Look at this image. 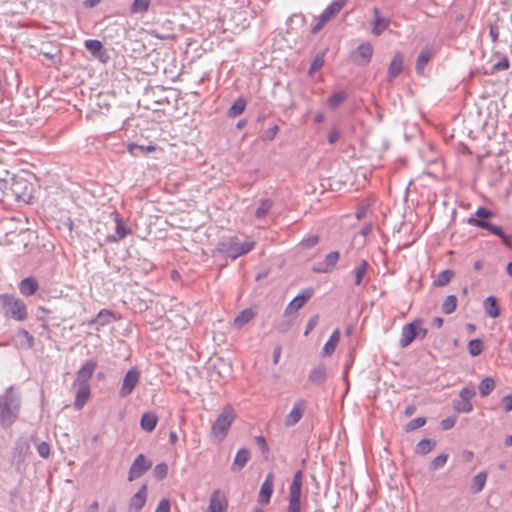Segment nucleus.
<instances>
[{
	"label": "nucleus",
	"mask_w": 512,
	"mask_h": 512,
	"mask_svg": "<svg viewBox=\"0 0 512 512\" xmlns=\"http://www.w3.org/2000/svg\"><path fill=\"white\" fill-rule=\"evenodd\" d=\"M140 379V372L137 368L133 367L127 371L124 376L121 388L119 390L120 397L124 398L129 396Z\"/></svg>",
	"instance_id": "nucleus-8"
},
{
	"label": "nucleus",
	"mask_w": 512,
	"mask_h": 512,
	"mask_svg": "<svg viewBox=\"0 0 512 512\" xmlns=\"http://www.w3.org/2000/svg\"><path fill=\"white\" fill-rule=\"evenodd\" d=\"M341 137L340 132L337 129H333L328 134V142L330 144L336 143Z\"/></svg>",
	"instance_id": "nucleus-61"
},
{
	"label": "nucleus",
	"mask_w": 512,
	"mask_h": 512,
	"mask_svg": "<svg viewBox=\"0 0 512 512\" xmlns=\"http://www.w3.org/2000/svg\"><path fill=\"white\" fill-rule=\"evenodd\" d=\"M39 288L38 281L34 277H26L19 283L20 293L24 296H32Z\"/></svg>",
	"instance_id": "nucleus-23"
},
{
	"label": "nucleus",
	"mask_w": 512,
	"mask_h": 512,
	"mask_svg": "<svg viewBox=\"0 0 512 512\" xmlns=\"http://www.w3.org/2000/svg\"><path fill=\"white\" fill-rule=\"evenodd\" d=\"M147 485L143 484L139 490L132 496L130 500V508L135 512H139L146 503L147 500Z\"/></svg>",
	"instance_id": "nucleus-18"
},
{
	"label": "nucleus",
	"mask_w": 512,
	"mask_h": 512,
	"mask_svg": "<svg viewBox=\"0 0 512 512\" xmlns=\"http://www.w3.org/2000/svg\"><path fill=\"white\" fill-rule=\"evenodd\" d=\"M158 422L157 416L152 412H146L141 416L140 426L146 432H152Z\"/></svg>",
	"instance_id": "nucleus-29"
},
{
	"label": "nucleus",
	"mask_w": 512,
	"mask_h": 512,
	"mask_svg": "<svg viewBox=\"0 0 512 512\" xmlns=\"http://www.w3.org/2000/svg\"><path fill=\"white\" fill-rule=\"evenodd\" d=\"M170 501L167 498H163L159 501L155 512H170Z\"/></svg>",
	"instance_id": "nucleus-54"
},
{
	"label": "nucleus",
	"mask_w": 512,
	"mask_h": 512,
	"mask_svg": "<svg viewBox=\"0 0 512 512\" xmlns=\"http://www.w3.org/2000/svg\"><path fill=\"white\" fill-rule=\"evenodd\" d=\"M115 234L107 237V240L111 243H117L124 239L126 236L131 234V229L128 227L126 222L118 215L115 214Z\"/></svg>",
	"instance_id": "nucleus-12"
},
{
	"label": "nucleus",
	"mask_w": 512,
	"mask_h": 512,
	"mask_svg": "<svg viewBox=\"0 0 512 512\" xmlns=\"http://www.w3.org/2000/svg\"><path fill=\"white\" fill-rule=\"evenodd\" d=\"M356 55L358 58L355 59V61L359 65H367L373 55V48L372 45L368 42L362 43L357 47Z\"/></svg>",
	"instance_id": "nucleus-20"
},
{
	"label": "nucleus",
	"mask_w": 512,
	"mask_h": 512,
	"mask_svg": "<svg viewBox=\"0 0 512 512\" xmlns=\"http://www.w3.org/2000/svg\"><path fill=\"white\" fill-rule=\"evenodd\" d=\"M426 424V418L424 417H417V418H414L412 419L407 425H406V428L405 430L407 432H411V431H414L422 426H424Z\"/></svg>",
	"instance_id": "nucleus-49"
},
{
	"label": "nucleus",
	"mask_w": 512,
	"mask_h": 512,
	"mask_svg": "<svg viewBox=\"0 0 512 512\" xmlns=\"http://www.w3.org/2000/svg\"><path fill=\"white\" fill-rule=\"evenodd\" d=\"M483 307L486 314L492 318H497L500 314L497 299L494 296L487 297L484 300Z\"/></svg>",
	"instance_id": "nucleus-31"
},
{
	"label": "nucleus",
	"mask_w": 512,
	"mask_h": 512,
	"mask_svg": "<svg viewBox=\"0 0 512 512\" xmlns=\"http://www.w3.org/2000/svg\"><path fill=\"white\" fill-rule=\"evenodd\" d=\"M17 448L20 450V453L27 452L29 449V444L27 441H21L17 443Z\"/></svg>",
	"instance_id": "nucleus-63"
},
{
	"label": "nucleus",
	"mask_w": 512,
	"mask_h": 512,
	"mask_svg": "<svg viewBox=\"0 0 512 512\" xmlns=\"http://www.w3.org/2000/svg\"><path fill=\"white\" fill-rule=\"evenodd\" d=\"M151 0H134L130 7L132 14L144 13L148 11Z\"/></svg>",
	"instance_id": "nucleus-41"
},
{
	"label": "nucleus",
	"mask_w": 512,
	"mask_h": 512,
	"mask_svg": "<svg viewBox=\"0 0 512 512\" xmlns=\"http://www.w3.org/2000/svg\"><path fill=\"white\" fill-rule=\"evenodd\" d=\"M158 149L156 145H138L131 143L127 146L128 152L134 156L147 155L151 152H155Z\"/></svg>",
	"instance_id": "nucleus-26"
},
{
	"label": "nucleus",
	"mask_w": 512,
	"mask_h": 512,
	"mask_svg": "<svg viewBox=\"0 0 512 512\" xmlns=\"http://www.w3.org/2000/svg\"><path fill=\"white\" fill-rule=\"evenodd\" d=\"M254 246L255 243L253 241L240 242L237 237H229L218 243L217 250L235 260L250 252Z\"/></svg>",
	"instance_id": "nucleus-3"
},
{
	"label": "nucleus",
	"mask_w": 512,
	"mask_h": 512,
	"mask_svg": "<svg viewBox=\"0 0 512 512\" xmlns=\"http://www.w3.org/2000/svg\"><path fill=\"white\" fill-rule=\"evenodd\" d=\"M318 242H319V237L316 235H313L306 239H303L301 244L306 248H310V247L315 246Z\"/></svg>",
	"instance_id": "nucleus-56"
},
{
	"label": "nucleus",
	"mask_w": 512,
	"mask_h": 512,
	"mask_svg": "<svg viewBox=\"0 0 512 512\" xmlns=\"http://www.w3.org/2000/svg\"><path fill=\"white\" fill-rule=\"evenodd\" d=\"M453 276L454 272L450 269L441 271L437 279L434 281V286L443 287L447 285L452 280Z\"/></svg>",
	"instance_id": "nucleus-39"
},
{
	"label": "nucleus",
	"mask_w": 512,
	"mask_h": 512,
	"mask_svg": "<svg viewBox=\"0 0 512 512\" xmlns=\"http://www.w3.org/2000/svg\"><path fill=\"white\" fill-rule=\"evenodd\" d=\"M476 395V391L473 387H463L459 393V397L462 400L471 402V399Z\"/></svg>",
	"instance_id": "nucleus-50"
},
{
	"label": "nucleus",
	"mask_w": 512,
	"mask_h": 512,
	"mask_svg": "<svg viewBox=\"0 0 512 512\" xmlns=\"http://www.w3.org/2000/svg\"><path fill=\"white\" fill-rule=\"evenodd\" d=\"M457 308V297L455 295H449L443 301L441 310L444 314H452Z\"/></svg>",
	"instance_id": "nucleus-37"
},
{
	"label": "nucleus",
	"mask_w": 512,
	"mask_h": 512,
	"mask_svg": "<svg viewBox=\"0 0 512 512\" xmlns=\"http://www.w3.org/2000/svg\"><path fill=\"white\" fill-rule=\"evenodd\" d=\"M368 268V263L366 261H362L359 265L354 268L355 274V284L360 285L362 283L363 277L365 276Z\"/></svg>",
	"instance_id": "nucleus-46"
},
{
	"label": "nucleus",
	"mask_w": 512,
	"mask_h": 512,
	"mask_svg": "<svg viewBox=\"0 0 512 512\" xmlns=\"http://www.w3.org/2000/svg\"><path fill=\"white\" fill-rule=\"evenodd\" d=\"M403 62H404V58L401 53H397L393 57L390 65H389L388 72H387V78L389 81H392L398 75L401 74V72L403 70Z\"/></svg>",
	"instance_id": "nucleus-22"
},
{
	"label": "nucleus",
	"mask_w": 512,
	"mask_h": 512,
	"mask_svg": "<svg viewBox=\"0 0 512 512\" xmlns=\"http://www.w3.org/2000/svg\"><path fill=\"white\" fill-rule=\"evenodd\" d=\"M495 388V381L491 377L484 378L479 384V393L481 396H488Z\"/></svg>",
	"instance_id": "nucleus-38"
},
{
	"label": "nucleus",
	"mask_w": 512,
	"mask_h": 512,
	"mask_svg": "<svg viewBox=\"0 0 512 512\" xmlns=\"http://www.w3.org/2000/svg\"><path fill=\"white\" fill-rule=\"evenodd\" d=\"M488 473L486 471L478 472L473 478L470 485V492L472 494L480 493L486 484Z\"/></svg>",
	"instance_id": "nucleus-25"
},
{
	"label": "nucleus",
	"mask_w": 512,
	"mask_h": 512,
	"mask_svg": "<svg viewBox=\"0 0 512 512\" xmlns=\"http://www.w3.org/2000/svg\"><path fill=\"white\" fill-rule=\"evenodd\" d=\"M420 324H422V320L416 319L402 327L401 337L399 340V346L401 348L409 346L415 340L417 337V328Z\"/></svg>",
	"instance_id": "nucleus-9"
},
{
	"label": "nucleus",
	"mask_w": 512,
	"mask_h": 512,
	"mask_svg": "<svg viewBox=\"0 0 512 512\" xmlns=\"http://www.w3.org/2000/svg\"><path fill=\"white\" fill-rule=\"evenodd\" d=\"M339 340H340V330L337 328L332 332L329 339L324 344V347L322 349V354L324 356L331 355L335 351Z\"/></svg>",
	"instance_id": "nucleus-27"
},
{
	"label": "nucleus",
	"mask_w": 512,
	"mask_h": 512,
	"mask_svg": "<svg viewBox=\"0 0 512 512\" xmlns=\"http://www.w3.org/2000/svg\"><path fill=\"white\" fill-rule=\"evenodd\" d=\"M85 48L91 53V55L101 62H106L108 55L103 48L102 43L99 40L88 39L84 42Z\"/></svg>",
	"instance_id": "nucleus-15"
},
{
	"label": "nucleus",
	"mask_w": 512,
	"mask_h": 512,
	"mask_svg": "<svg viewBox=\"0 0 512 512\" xmlns=\"http://www.w3.org/2000/svg\"><path fill=\"white\" fill-rule=\"evenodd\" d=\"M501 401L504 406L505 412L512 411V395L504 396Z\"/></svg>",
	"instance_id": "nucleus-60"
},
{
	"label": "nucleus",
	"mask_w": 512,
	"mask_h": 512,
	"mask_svg": "<svg viewBox=\"0 0 512 512\" xmlns=\"http://www.w3.org/2000/svg\"><path fill=\"white\" fill-rule=\"evenodd\" d=\"M255 316V313L252 309L247 308L242 310L239 315H237L234 319V323L237 327H242L249 321H251Z\"/></svg>",
	"instance_id": "nucleus-35"
},
{
	"label": "nucleus",
	"mask_w": 512,
	"mask_h": 512,
	"mask_svg": "<svg viewBox=\"0 0 512 512\" xmlns=\"http://www.w3.org/2000/svg\"><path fill=\"white\" fill-rule=\"evenodd\" d=\"M509 68V60L506 57H503L499 61L493 64V69L495 71H504Z\"/></svg>",
	"instance_id": "nucleus-55"
},
{
	"label": "nucleus",
	"mask_w": 512,
	"mask_h": 512,
	"mask_svg": "<svg viewBox=\"0 0 512 512\" xmlns=\"http://www.w3.org/2000/svg\"><path fill=\"white\" fill-rule=\"evenodd\" d=\"M37 452L40 457L48 458L50 455V446L47 442L42 441L36 445Z\"/></svg>",
	"instance_id": "nucleus-51"
},
{
	"label": "nucleus",
	"mask_w": 512,
	"mask_h": 512,
	"mask_svg": "<svg viewBox=\"0 0 512 512\" xmlns=\"http://www.w3.org/2000/svg\"><path fill=\"white\" fill-rule=\"evenodd\" d=\"M286 512H302L301 502H288Z\"/></svg>",
	"instance_id": "nucleus-59"
},
{
	"label": "nucleus",
	"mask_w": 512,
	"mask_h": 512,
	"mask_svg": "<svg viewBox=\"0 0 512 512\" xmlns=\"http://www.w3.org/2000/svg\"><path fill=\"white\" fill-rule=\"evenodd\" d=\"M152 466V462L144 454L136 456L128 471V481L132 482L140 478Z\"/></svg>",
	"instance_id": "nucleus-7"
},
{
	"label": "nucleus",
	"mask_w": 512,
	"mask_h": 512,
	"mask_svg": "<svg viewBox=\"0 0 512 512\" xmlns=\"http://www.w3.org/2000/svg\"><path fill=\"white\" fill-rule=\"evenodd\" d=\"M302 471H297L289 486V499L288 502H301V489H302Z\"/></svg>",
	"instance_id": "nucleus-16"
},
{
	"label": "nucleus",
	"mask_w": 512,
	"mask_h": 512,
	"mask_svg": "<svg viewBox=\"0 0 512 512\" xmlns=\"http://www.w3.org/2000/svg\"><path fill=\"white\" fill-rule=\"evenodd\" d=\"M99 504L97 501H93L88 507L86 512H98Z\"/></svg>",
	"instance_id": "nucleus-64"
},
{
	"label": "nucleus",
	"mask_w": 512,
	"mask_h": 512,
	"mask_svg": "<svg viewBox=\"0 0 512 512\" xmlns=\"http://www.w3.org/2000/svg\"><path fill=\"white\" fill-rule=\"evenodd\" d=\"M16 338L20 348L31 349L34 345V337L25 329H20L16 333Z\"/></svg>",
	"instance_id": "nucleus-28"
},
{
	"label": "nucleus",
	"mask_w": 512,
	"mask_h": 512,
	"mask_svg": "<svg viewBox=\"0 0 512 512\" xmlns=\"http://www.w3.org/2000/svg\"><path fill=\"white\" fill-rule=\"evenodd\" d=\"M313 289L307 288L303 290L300 294L293 298V300L286 307L285 312L291 313L293 311H297L302 308L305 303L312 297Z\"/></svg>",
	"instance_id": "nucleus-17"
},
{
	"label": "nucleus",
	"mask_w": 512,
	"mask_h": 512,
	"mask_svg": "<svg viewBox=\"0 0 512 512\" xmlns=\"http://www.w3.org/2000/svg\"><path fill=\"white\" fill-rule=\"evenodd\" d=\"M273 206V202L270 199H262L259 203L258 208L255 211L256 218H264Z\"/></svg>",
	"instance_id": "nucleus-40"
},
{
	"label": "nucleus",
	"mask_w": 512,
	"mask_h": 512,
	"mask_svg": "<svg viewBox=\"0 0 512 512\" xmlns=\"http://www.w3.org/2000/svg\"><path fill=\"white\" fill-rule=\"evenodd\" d=\"M432 55H433V52H432V49H430V48H424L420 52V54L417 58V61H416V71L418 74H421L424 71L426 64L432 58Z\"/></svg>",
	"instance_id": "nucleus-33"
},
{
	"label": "nucleus",
	"mask_w": 512,
	"mask_h": 512,
	"mask_svg": "<svg viewBox=\"0 0 512 512\" xmlns=\"http://www.w3.org/2000/svg\"><path fill=\"white\" fill-rule=\"evenodd\" d=\"M376 15L372 25V33L376 36L381 35L389 26L390 20L388 18H382L378 15V10L374 9Z\"/></svg>",
	"instance_id": "nucleus-30"
},
{
	"label": "nucleus",
	"mask_w": 512,
	"mask_h": 512,
	"mask_svg": "<svg viewBox=\"0 0 512 512\" xmlns=\"http://www.w3.org/2000/svg\"><path fill=\"white\" fill-rule=\"evenodd\" d=\"M97 367V361L90 359L86 361L76 373V382L78 384H88V380L92 377Z\"/></svg>",
	"instance_id": "nucleus-14"
},
{
	"label": "nucleus",
	"mask_w": 512,
	"mask_h": 512,
	"mask_svg": "<svg viewBox=\"0 0 512 512\" xmlns=\"http://www.w3.org/2000/svg\"><path fill=\"white\" fill-rule=\"evenodd\" d=\"M484 349L483 341L479 338L472 339L468 343V351L471 356H478L482 353Z\"/></svg>",
	"instance_id": "nucleus-43"
},
{
	"label": "nucleus",
	"mask_w": 512,
	"mask_h": 512,
	"mask_svg": "<svg viewBox=\"0 0 512 512\" xmlns=\"http://www.w3.org/2000/svg\"><path fill=\"white\" fill-rule=\"evenodd\" d=\"M453 408L459 413H469L473 409V405L469 401L462 399L453 400Z\"/></svg>",
	"instance_id": "nucleus-44"
},
{
	"label": "nucleus",
	"mask_w": 512,
	"mask_h": 512,
	"mask_svg": "<svg viewBox=\"0 0 512 512\" xmlns=\"http://www.w3.org/2000/svg\"><path fill=\"white\" fill-rule=\"evenodd\" d=\"M90 385L89 384H78V389L75 395L74 407L80 410L84 407L90 397Z\"/></svg>",
	"instance_id": "nucleus-21"
},
{
	"label": "nucleus",
	"mask_w": 512,
	"mask_h": 512,
	"mask_svg": "<svg viewBox=\"0 0 512 512\" xmlns=\"http://www.w3.org/2000/svg\"><path fill=\"white\" fill-rule=\"evenodd\" d=\"M168 474V465L161 462L155 465L153 469V476L157 480H163Z\"/></svg>",
	"instance_id": "nucleus-47"
},
{
	"label": "nucleus",
	"mask_w": 512,
	"mask_h": 512,
	"mask_svg": "<svg viewBox=\"0 0 512 512\" xmlns=\"http://www.w3.org/2000/svg\"><path fill=\"white\" fill-rule=\"evenodd\" d=\"M249 459V450L246 448L239 449L234 457L231 470L234 472L240 471L248 463Z\"/></svg>",
	"instance_id": "nucleus-24"
},
{
	"label": "nucleus",
	"mask_w": 512,
	"mask_h": 512,
	"mask_svg": "<svg viewBox=\"0 0 512 512\" xmlns=\"http://www.w3.org/2000/svg\"><path fill=\"white\" fill-rule=\"evenodd\" d=\"M255 440L263 453L269 452L268 444L263 436H256Z\"/></svg>",
	"instance_id": "nucleus-58"
},
{
	"label": "nucleus",
	"mask_w": 512,
	"mask_h": 512,
	"mask_svg": "<svg viewBox=\"0 0 512 512\" xmlns=\"http://www.w3.org/2000/svg\"><path fill=\"white\" fill-rule=\"evenodd\" d=\"M235 419V409L231 405H226L213 422L211 426V435L218 441L224 440Z\"/></svg>",
	"instance_id": "nucleus-2"
},
{
	"label": "nucleus",
	"mask_w": 512,
	"mask_h": 512,
	"mask_svg": "<svg viewBox=\"0 0 512 512\" xmlns=\"http://www.w3.org/2000/svg\"><path fill=\"white\" fill-rule=\"evenodd\" d=\"M347 95L343 91L333 93L329 99L328 104L331 109H336L345 99Z\"/></svg>",
	"instance_id": "nucleus-45"
},
{
	"label": "nucleus",
	"mask_w": 512,
	"mask_h": 512,
	"mask_svg": "<svg viewBox=\"0 0 512 512\" xmlns=\"http://www.w3.org/2000/svg\"><path fill=\"white\" fill-rule=\"evenodd\" d=\"M21 407V397L13 388L9 387L0 395V425L3 428L11 427L18 419Z\"/></svg>",
	"instance_id": "nucleus-1"
},
{
	"label": "nucleus",
	"mask_w": 512,
	"mask_h": 512,
	"mask_svg": "<svg viewBox=\"0 0 512 512\" xmlns=\"http://www.w3.org/2000/svg\"><path fill=\"white\" fill-rule=\"evenodd\" d=\"M346 2V0H333L321 13L318 22L311 28V32L313 34L318 33L329 20L344 8Z\"/></svg>",
	"instance_id": "nucleus-5"
},
{
	"label": "nucleus",
	"mask_w": 512,
	"mask_h": 512,
	"mask_svg": "<svg viewBox=\"0 0 512 512\" xmlns=\"http://www.w3.org/2000/svg\"><path fill=\"white\" fill-rule=\"evenodd\" d=\"M489 35L493 42H496L499 37V29L496 25H490Z\"/></svg>",
	"instance_id": "nucleus-62"
},
{
	"label": "nucleus",
	"mask_w": 512,
	"mask_h": 512,
	"mask_svg": "<svg viewBox=\"0 0 512 512\" xmlns=\"http://www.w3.org/2000/svg\"><path fill=\"white\" fill-rule=\"evenodd\" d=\"M467 223L471 226L488 230L493 235L498 236L506 247H511V237L506 235L500 226L494 225L483 219H477L475 217L468 218Z\"/></svg>",
	"instance_id": "nucleus-6"
},
{
	"label": "nucleus",
	"mask_w": 512,
	"mask_h": 512,
	"mask_svg": "<svg viewBox=\"0 0 512 512\" xmlns=\"http://www.w3.org/2000/svg\"><path fill=\"white\" fill-rule=\"evenodd\" d=\"M339 260V253L337 251H332L328 253L325 257L324 264H318L313 268V271L317 273H328L333 270Z\"/></svg>",
	"instance_id": "nucleus-19"
},
{
	"label": "nucleus",
	"mask_w": 512,
	"mask_h": 512,
	"mask_svg": "<svg viewBox=\"0 0 512 512\" xmlns=\"http://www.w3.org/2000/svg\"><path fill=\"white\" fill-rule=\"evenodd\" d=\"M323 64H324V55L323 54L316 55V57L314 58V60L311 63L310 73H312L313 71L319 70L323 66Z\"/></svg>",
	"instance_id": "nucleus-53"
},
{
	"label": "nucleus",
	"mask_w": 512,
	"mask_h": 512,
	"mask_svg": "<svg viewBox=\"0 0 512 512\" xmlns=\"http://www.w3.org/2000/svg\"><path fill=\"white\" fill-rule=\"evenodd\" d=\"M455 423V417H447L441 421V427L443 430H449L455 426Z\"/></svg>",
	"instance_id": "nucleus-57"
},
{
	"label": "nucleus",
	"mask_w": 512,
	"mask_h": 512,
	"mask_svg": "<svg viewBox=\"0 0 512 512\" xmlns=\"http://www.w3.org/2000/svg\"><path fill=\"white\" fill-rule=\"evenodd\" d=\"M0 303L5 316H10L17 321H24L27 316V308L24 302L13 295L1 294Z\"/></svg>",
	"instance_id": "nucleus-4"
},
{
	"label": "nucleus",
	"mask_w": 512,
	"mask_h": 512,
	"mask_svg": "<svg viewBox=\"0 0 512 512\" xmlns=\"http://www.w3.org/2000/svg\"><path fill=\"white\" fill-rule=\"evenodd\" d=\"M435 441L431 439H422L420 440L415 448L416 454L426 455L431 452L435 447Z\"/></svg>",
	"instance_id": "nucleus-36"
},
{
	"label": "nucleus",
	"mask_w": 512,
	"mask_h": 512,
	"mask_svg": "<svg viewBox=\"0 0 512 512\" xmlns=\"http://www.w3.org/2000/svg\"><path fill=\"white\" fill-rule=\"evenodd\" d=\"M494 215V213L491 210L486 209L485 207H479L474 216L477 219H483L486 220L487 218H490Z\"/></svg>",
	"instance_id": "nucleus-52"
},
{
	"label": "nucleus",
	"mask_w": 512,
	"mask_h": 512,
	"mask_svg": "<svg viewBox=\"0 0 512 512\" xmlns=\"http://www.w3.org/2000/svg\"><path fill=\"white\" fill-rule=\"evenodd\" d=\"M306 410V402L304 399H298L291 411L285 416L284 424L287 427L296 425L304 415Z\"/></svg>",
	"instance_id": "nucleus-11"
},
{
	"label": "nucleus",
	"mask_w": 512,
	"mask_h": 512,
	"mask_svg": "<svg viewBox=\"0 0 512 512\" xmlns=\"http://www.w3.org/2000/svg\"><path fill=\"white\" fill-rule=\"evenodd\" d=\"M309 381L313 384H322L326 380V369L324 365L314 367L309 374Z\"/></svg>",
	"instance_id": "nucleus-32"
},
{
	"label": "nucleus",
	"mask_w": 512,
	"mask_h": 512,
	"mask_svg": "<svg viewBox=\"0 0 512 512\" xmlns=\"http://www.w3.org/2000/svg\"><path fill=\"white\" fill-rule=\"evenodd\" d=\"M246 107V101L244 98H238L232 106L228 109L227 115L230 118H235L241 115Z\"/></svg>",
	"instance_id": "nucleus-34"
},
{
	"label": "nucleus",
	"mask_w": 512,
	"mask_h": 512,
	"mask_svg": "<svg viewBox=\"0 0 512 512\" xmlns=\"http://www.w3.org/2000/svg\"><path fill=\"white\" fill-rule=\"evenodd\" d=\"M228 501L226 495L220 490H214L209 499L207 512H226Z\"/></svg>",
	"instance_id": "nucleus-10"
},
{
	"label": "nucleus",
	"mask_w": 512,
	"mask_h": 512,
	"mask_svg": "<svg viewBox=\"0 0 512 512\" xmlns=\"http://www.w3.org/2000/svg\"><path fill=\"white\" fill-rule=\"evenodd\" d=\"M112 317L113 312L108 309H101L96 315V320H98V327H96V329L99 330L100 327L108 325Z\"/></svg>",
	"instance_id": "nucleus-42"
},
{
	"label": "nucleus",
	"mask_w": 512,
	"mask_h": 512,
	"mask_svg": "<svg viewBox=\"0 0 512 512\" xmlns=\"http://www.w3.org/2000/svg\"><path fill=\"white\" fill-rule=\"evenodd\" d=\"M273 487H274V475H273V473H268L260 487V491H259V495H258V501L260 504L266 505L270 502L271 496L273 494Z\"/></svg>",
	"instance_id": "nucleus-13"
},
{
	"label": "nucleus",
	"mask_w": 512,
	"mask_h": 512,
	"mask_svg": "<svg viewBox=\"0 0 512 512\" xmlns=\"http://www.w3.org/2000/svg\"><path fill=\"white\" fill-rule=\"evenodd\" d=\"M448 457L449 456L446 453H442V454L438 455L437 457H435L432 460V462L430 464V469L435 471V470H438V469L444 467L448 460Z\"/></svg>",
	"instance_id": "nucleus-48"
}]
</instances>
